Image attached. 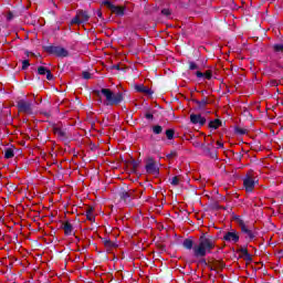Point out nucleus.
<instances>
[{
    "label": "nucleus",
    "instance_id": "nucleus-1",
    "mask_svg": "<svg viewBox=\"0 0 283 283\" xmlns=\"http://www.w3.org/2000/svg\"><path fill=\"white\" fill-rule=\"evenodd\" d=\"M216 248V241L209 237H200L199 243L193 245L195 258H205L207 253H211V250Z\"/></svg>",
    "mask_w": 283,
    "mask_h": 283
},
{
    "label": "nucleus",
    "instance_id": "nucleus-2",
    "mask_svg": "<svg viewBox=\"0 0 283 283\" xmlns=\"http://www.w3.org/2000/svg\"><path fill=\"white\" fill-rule=\"evenodd\" d=\"M95 94L101 98L104 96L105 105H118L123 103V94L122 93H114L109 88H102L101 91H96Z\"/></svg>",
    "mask_w": 283,
    "mask_h": 283
},
{
    "label": "nucleus",
    "instance_id": "nucleus-3",
    "mask_svg": "<svg viewBox=\"0 0 283 283\" xmlns=\"http://www.w3.org/2000/svg\"><path fill=\"white\" fill-rule=\"evenodd\" d=\"M103 6H106L116 17H125V7L114 6L109 0H104Z\"/></svg>",
    "mask_w": 283,
    "mask_h": 283
},
{
    "label": "nucleus",
    "instance_id": "nucleus-4",
    "mask_svg": "<svg viewBox=\"0 0 283 283\" xmlns=\"http://www.w3.org/2000/svg\"><path fill=\"white\" fill-rule=\"evenodd\" d=\"M90 21V14L87 11H77L76 15L71 20L72 25H81V23H87Z\"/></svg>",
    "mask_w": 283,
    "mask_h": 283
},
{
    "label": "nucleus",
    "instance_id": "nucleus-5",
    "mask_svg": "<svg viewBox=\"0 0 283 283\" xmlns=\"http://www.w3.org/2000/svg\"><path fill=\"white\" fill-rule=\"evenodd\" d=\"M223 240L231 242V244H237V242H240V234L235 230H232L223 235Z\"/></svg>",
    "mask_w": 283,
    "mask_h": 283
},
{
    "label": "nucleus",
    "instance_id": "nucleus-6",
    "mask_svg": "<svg viewBox=\"0 0 283 283\" xmlns=\"http://www.w3.org/2000/svg\"><path fill=\"white\" fill-rule=\"evenodd\" d=\"M19 112L24 114H32V102H25L23 99L18 102Z\"/></svg>",
    "mask_w": 283,
    "mask_h": 283
},
{
    "label": "nucleus",
    "instance_id": "nucleus-7",
    "mask_svg": "<svg viewBox=\"0 0 283 283\" xmlns=\"http://www.w3.org/2000/svg\"><path fill=\"white\" fill-rule=\"evenodd\" d=\"M243 186L245 188V191L248 193H251V191H253V189H255V181L253 180V177L247 176L243 180Z\"/></svg>",
    "mask_w": 283,
    "mask_h": 283
},
{
    "label": "nucleus",
    "instance_id": "nucleus-8",
    "mask_svg": "<svg viewBox=\"0 0 283 283\" xmlns=\"http://www.w3.org/2000/svg\"><path fill=\"white\" fill-rule=\"evenodd\" d=\"M50 54H55V56H67V50L61 46H49Z\"/></svg>",
    "mask_w": 283,
    "mask_h": 283
},
{
    "label": "nucleus",
    "instance_id": "nucleus-9",
    "mask_svg": "<svg viewBox=\"0 0 283 283\" xmlns=\"http://www.w3.org/2000/svg\"><path fill=\"white\" fill-rule=\"evenodd\" d=\"M190 122L192 123V125H199V127H202V125L207 123V119L200 114H191Z\"/></svg>",
    "mask_w": 283,
    "mask_h": 283
},
{
    "label": "nucleus",
    "instance_id": "nucleus-10",
    "mask_svg": "<svg viewBox=\"0 0 283 283\" xmlns=\"http://www.w3.org/2000/svg\"><path fill=\"white\" fill-rule=\"evenodd\" d=\"M146 171H147V174H153L154 176H156V174H158V165L156 164V161H154V159L147 160Z\"/></svg>",
    "mask_w": 283,
    "mask_h": 283
},
{
    "label": "nucleus",
    "instance_id": "nucleus-11",
    "mask_svg": "<svg viewBox=\"0 0 283 283\" xmlns=\"http://www.w3.org/2000/svg\"><path fill=\"white\" fill-rule=\"evenodd\" d=\"M38 73L40 75H45L46 74L48 81H52V73L45 66H39Z\"/></svg>",
    "mask_w": 283,
    "mask_h": 283
},
{
    "label": "nucleus",
    "instance_id": "nucleus-12",
    "mask_svg": "<svg viewBox=\"0 0 283 283\" xmlns=\"http://www.w3.org/2000/svg\"><path fill=\"white\" fill-rule=\"evenodd\" d=\"M136 90H137V92H142V94H148V95L153 94L151 88H149L145 85H137Z\"/></svg>",
    "mask_w": 283,
    "mask_h": 283
},
{
    "label": "nucleus",
    "instance_id": "nucleus-13",
    "mask_svg": "<svg viewBox=\"0 0 283 283\" xmlns=\"http://www.w3.org/2000/svg\"><path fill=\"white\" fill-rule=\"evenodd\" d=\"M220 125H222V122H220V119H214L209 123L210 129H218V127H220Z\"/></svg>",
    "mask_w": 283,
    "mask_h": 283
},
{
    "label": "nucleus",
    "instance_id": "nucleus-14",
    "mask_svg": "<svg viewBox=\"0 0 283 283\" xmlns=\"http://www.w3.org/2000/svg\"><path fill=\"white\" fill-rule=\"evenodd\" d=\"M239 252L241 253L242 258H244L245 260L251 259V254H249V250H247V248L239 249Z\"/></svg>",
    "mask_w": 283,
    "mask_h": 283
},
{
    "label": "nucleus",
    "instance_id": "nucleus-15",
    "mask_svg": "<svg viewBox=\"0 0 283 283\" xmlns=\"http://www.w3.org/2000/svg\"><path fill=\"white\" fill-rule=\"evenodd\" d=\"M237 220L241 227V231H243V233H249L251 235V231H249V229L244 224V221L242 219H237Z\"/></svg>",
    "mask_w": 283,
    "mask_h": 283
},
{
    "label": "nucleus",
    "instance_id": "nucleus-16",
    "mask_svg": "<svg viewBox=\"0 0 283 283\" xmlns=\"http://www.w3.org/2000/svg\"><path fill=\"white\" fill-rule=\"evenodd\" d=\"M184 247H185V249H188V250H193V241L191 240V239H186L185 241H184Z\"/></svg>",
    "mask_w": 283,
    "mask_h": 283
},
{
    "label": "nucleus",
    "instance_id": "nucleus-17",
    "mask_svg": "<svg viewBox=\"0 0 283 283\" xmlns=\"http://www.w3.org/2000/svg\"><path fill=\"white\" fill-rule=\"evenodd\" d=\"M169 181L174 187H178V185H180V176L172 177L169 179Z\"/></svg>",
    "mask_w": 283,
    "mask_h": 283
},
{
    "label": "nucleus",
    "instance_id": "nucleus-18",
    "mask_svg": "<svg viewBox=\"0 0 283 283\" xmlns=\"http://www.w3.org/2000/svg\"><path fill=\"white\" fill-rule=\"evenodd\" d=\"M86 218H87V220H90V222H94V209L90 208L86 211Z\"/></svg>",
    "mask_w": 283,
    "mask_h": 283
},
{
    "label": "nucleus",
    "instance_id": "nucleus-19",
    "mask_svg": "<svg viewBox=\"0 0 283 283\" xmlns=\"http://www.w3.org/2000/svg\"><path fill=\"white\" fill-rule=\"evenodd\" d=\"M64 232H65L66 235H71V233H72V224L65 223L64 224Z\"/></svg>",
    "mask_w": 283,
    "mask_h": 283
},
{
    "label": "nucleus",
    "instance_id": "nucleus-20",
    "mask_svg": "<svg viewBox=\"0 0 283 283\" xmlns=\"http://www.w3.org/2000/svg\"><path fill=\"white\" fill-rule=\"evenodd\" d=\"M4 157L6 158H13L14 157V151L10 148H8L6 151H4Z\"/></svg>",
    "mask_w": 283,
    "mask_h": 283
},
{
    "label": "nucleus",
    "instance_id": "nucleus-21",
    "mask_svg": "<svg viewBox=\"0 0 283 283\" xmlns=\"http://www.w3.org/2000/svg\"><path fill=\"white\" fill-rule=\"evenodd\" d=\"M154 134H163V126L156 125L153 126Z\"/></svg>",
    "mask_w": 283,
    "mask_h": 283
},
{
    "label": "nucleus",
    "instance_id": "nucleus-22",
    "mask_svg": "<svg viewBox=\"0 0 283 283\" xmlns=\"http://www.w3.org/2000/svg\"><path fill=\"white\" fill-rule=\"evenodd\" d=\"M104 245L107 247L108 249H112V248L116 247V244H114V242H112L108 239L104 240Z\"/></svg>",
    "mask_w": 283,
    "mask_h": 283
},
{
    "label": "nucleus",
    "instance_id": "nucleus-23",
    "mask_svg": "<svg viewBox=\"0 0 283 283\" xmlns=\"http://www.w3.org/2000/svg\"><path fill=\"white\" fill-rule=\"evenodd\" d=\"M166 136H167L168 140H172V138H174V130L172 129L166 130Z\"/></svg>",
    "mask_w": 283,
    "mask_h": 283
},
{
    "label": "nucleus",
    "instance_id": "nucleus-24",
    "mask_svg": "<svg viewBox=\"0 0 283 283\" xmlns=\"http://www.w3.org/2000/svg\"><path fill=\"white\" fill-rule=\"evenodd\" d=\"M211 77H212L211 71H207L206 73H203V78H207L208 81H211Z\"/></svg>",
    "mask_w": 283,
    "mask_h": 283
},
{
    "label": "nucleus",
    "instance_id": "nucleus-25",
    "mask_svg": "<svg viewBox=\"0 0 283 283\" xmlns=\"http://www.w3.org/2000/svg\"><path fill=\"white\" fill-rule=\"evenodd\" d=\"M82 76H83V78H85L86 81L90 80V78H92V74H90V72H86V71H84V72L82 73Z\"/></svg>",
    "mask_w": 283,
    "mask_h": 283
},
{
    "label": "nucleus",
    "instance_id": "nucleus-26",
    "mask_svg": "<svg viewBox=\"0 0 283 283\" xmlns=\"http://www.w3.org/2000/svg\"><path fill=\"white\" fill-rule=\"evenodd\" d=\"M161 14H164L165 17H170L171 15V10L164 9V10H161Z\"/></svg>",
    "mask_w": 283,
    "mask_h": 283
},
{
    "label": "nucleus",
    "instance_id": "nucleus-27",
    "mask_svg": "<svg viewBox=\"0 0 283 283\" xmlns=\"http://www.w3.org/2000/svg\"><path fill=\"white\" fill-rule=\"evenodd\" d=\"M28 67H30V62L28 60H24L22 62V70H28Z\"/></svg>",
    "mask_w": 283,
    "mask_h": 283
},
{
    "label": "nucleus",
    "instance_id": "nucleus-28",
    "mask_svg": "<svg viewBox=\"0 0 283 283\" xmlns=\"http://www.w3.org/2000/svg\"><path fill=\"white\" fill-rule=\"evenodd\" d=\"M275 52H283V45L282 44H276L274 45Z\"/></svg>",
    "mask_w": 283,
    "mask_h": 283
},
{
    "label": "nucleus",
    "instance_id": "nucleus-29",
    "mask_svg": "<svg viewBox=\"0 0 283 283\" xmlns=\"http://www.w3.org/2000/svg\"><path fill=\"white\" fill-rule=\"evenodd\" d=\"M189 67H190V70H198V64L190 62Z\"/></svg>",
    "mask_w": 283,
    "mask_h": 283
},
{
    "label": "nucleus",
    "instance_id": "nucleus-30",
    "mask_svg": "<svg viewBox=\"0 0 283 283\" xmlns=\"http://www.w3.org/2000/svg\"><path fill=\"white\" fill-rule=\"evenodd\" d=\"M196 76H197L198 78H205V73H202V72H200V71H197V72H196Z\"/></svg>",
    "mask_w": 283,
    "mask_h": 283
},
{
    "label": "nucleus",
    "instance_id": "nucleus-31",
    "mask_svg": "<svg viewBox=\"0 0 283 283\" xmlns=\"http://www.w3.org/2000/svg\"><path fill=\"white\" fill-rule=\"evenodd\" d=\"M12 19H13L12 12H9L7 14V21H12Z\"/></svg>",
    "mask_w": 283,
    "mask_h": 283
},
{
    "label": "nucleus",
    "instance_id": "nucleus-32",
    "mask_svg": "<svg viewBox=\"0 0 283 283\" xmlns=\"http://www.w3.org/2000/svg\"><path fill=\"white\" fill-rule=\"evenodd\" d=\"M217 147L218 149H222V147H224V144L221 142H217Z\"/></svg>",
    "mask_w": 283,
    "mask_h": 283
},
{
    "label": "nucleus",
    "instance_id": "nucleus-33",
    "mask_svg": "<svg viewBox=\"0 0 283 283\" xmlns=\"http://www.w3.org/2000/svg\"><path fill=\"white\" fill-rule=\"evenodd\" d=\"M55 134H59L60 136H63V132L59 128H55Z\"/></svg>",
    "mask_w": 283,
    "mask_h": 283
},
{
    "label": "nucleus",
    "instance_id": "nucleus-34",
    "mask_svg": "<svg viewBox=\"0 0 283 283\" xmlns=\"http://www.w3.org/2000/svg\"><path fill=\"white\" fill-rule=\"evenodd\" d=\"M123 198H124V200H127V198H129V193L128 192H124L123 193Z\"/></svg>",
    "mask_w": 283,
    "mask_h": 283
},
{
    "label": "nucleus",
    "instance_id": "nucleus-35",
    "mask_svg": "<svg viewBox=\"0 0 283 283\" xmlns=\"http://www.w3.org/2000/svg\"><path fill=\"white\" fill-rule=\"evenodd\" d=\"M146 118H154V115H151V114H146Z\"/></svg>",
    "mask_w": 283,
    "mask_h": 283
}]
</instances>
